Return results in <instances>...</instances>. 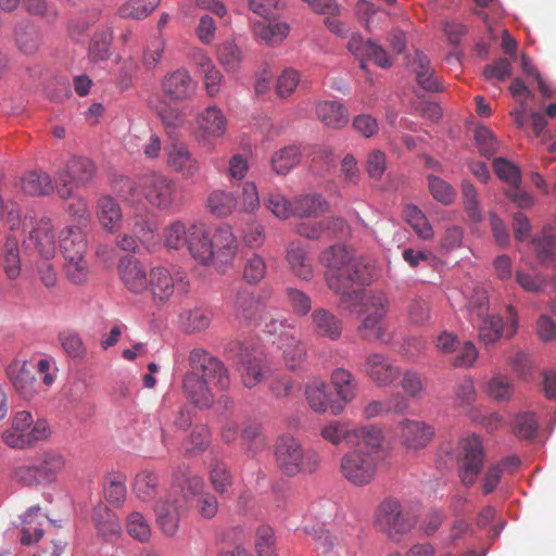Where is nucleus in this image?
I'll list each match as a JSON object with an SVG mask.
<instances>
[{
  "mask_svg": "<svg viewBox=\"0 0 556 556\" xmlns=\"http://www.w3.org/2000/svg\"><path fill=\"white\" fill-rule=\"evenodd\" d=\"M274 456L279 471L287 477L313 475L321 465V455L315 448H305L293 435H280L275 442Z\"/></svg>",
  "mask_w": 556,
  "mask_h": 556,
  "instance_id": "obj_4",
  "label": "nucleus"
},
{
  "mask_svg": "<svg viewBox=\"0 0 556 556\" xmlns=\"http://www.w3.org/2000/svg\"><path fill=\"white\" fill-rule=\"evenodd\" d=\"M64 456L55 451H46L40 455L38 464L43 482H52L65 467Z\"/></svg>",
  "mask_w": 556,
  "mask_h": 556,
  "instance_id": "obj_52",
  "label": "nucleus"
},
{
  "mask_svg": "<svg viewBox=\"0 0 556 556\" xmlns=\"http://www.w3.org/2000/svg\"><path fill=\"white\" fill-rule=\"evenodd\" d=\"M126 530L132 539L142 543L148 542L151 538V527L147 518L139 511H132L127 516Z\"/></svg>",
  "mask_w": 556,
  "mask_h": 556,
  "instance_id": "obj_63",
  "label": "nucleus"
},
{
  "mask_svg": "<svg viewBox=\"0 0 556 556\" xmlns=\"http://www.w3.org/2000/svg\"><path fill=\"white\" fill-rule=\"evenodd\" d=\"M33 425V416L27 410L17 412L11 427L2 432V441L11 448H25L29 446V428Z\"/></svg>",
  "mask_w": 556,
  "mask_h": 556,
  "instance_id": "obj_26",
  "label": "nucleus"
},
{
  "mask_svg": "<svg viewBox=\"0 0 556 556\" xmlns=\"http://www.w3.org/2000/svg\"><path fill=\"white\" fill-rule=\"evenodd\" d=\"M235 309L238 319L256 324L263 318L265 304L261 298L249 291H242L237 294Z\"/></svg>",
  "mask_w": 556,
  "mask_h": 556,
  "instance_id": "obj_29",
  "label": "nucleus"
},
{
  "mask_svg": "<svg viewBox=\"0 0 556 556\" xmlns=\"http://www.w3.org/2000/svg\"><path fill=\"white\" fill-rule=\"evenodd\" d=\"M389 307V299L384 292L368 291L363 295L361 313L363 315H381L386 316Z\"/></svg>",
  "mask_w": 556,
  "mask_h": 556,
  "instance_id": "obj_62",
  "label": "nucleus"
},
{
  "mask_svg": "<svg viewBox=\"0 0 556 556\" xmlns=\"http://www.w3.org/2000/svg\"><path fill=\"white\" fill-rule=\"evenodd\" d=\"M3 268L10 279H15L21 274V258L17 239L8 237L4 244Z\"/></svg>",
  "mask_w": 556,
  "mask_h": 556,
  "instance_id": "obj_60",
  "label": "nucleus"
},
{
  "mask_svg": "<svg viewBox=\"0 0 556 556\" xmlns=\"http://www.w3.org/2000/svg\"><path fill=\"white\" fill-rule=\"evenodd\" d=\"M51 364L48 359H39L36 365L26 361L15 359L7 368V376L16 392L24 400H31L39 392V383L35 376L37 372L46 387L54 381L50 372Z\"/></svg>",
  "mask_w": 556,
  "mask_h": 556,
  "instance_id": "obj_7",
  "label": "nucleus"
},
{
  "mask_svg": "<svg viewBox=\"0 0 556 556\" xmlns=\"http://www.w3.org/2000/svg\"><path fill=\"white\" fill-rule=\"evenodd\" d=\"M254 35L268 46L281 43L289 35L290 26L285 22L265 24L257 22L253 25Z\"/></svg>",
  "mask_w": 556,
  "mask_h": 556,
  "instance_id": "obj_45",
  "label": "nucleus"
},
{
  "mask_svg": "<svg viewBox=\"0 0 556 556\" xmlns=\"http://www.w3.org/2000/svg\"><path fill=\"white\" fill-rule=\"evenodd\" d=\"M489 300L485 291L477 292L475 299L469 302L470 318L477 324L479 340L488 344H493L502 337L511 338L518 328L516 313L509 307L510 325L504 328L503 318L496 314H489Z\"/></svg>",
  "mask_w": 556,
  "mask_h": 556,
  "instance_id": "obj_6",
  "label": "nucleus"
},
{
  "mask_svg": "<svg viewBox=\"0 0 556 556\" xmlns=\"http://www.w3.org/2000/svg\"><path fill=\"white\" fill-rule=\"evenodd\" d=\"M362 371L377 387H389L401 376V368L381 353L368 354Z\"/></svg>",
  "mask_w": 556,
  "mask_h": 556,
  "instance_id": "obj_15",
  "label": "nucleus"
},
{
  "mask_svg": "<svg viewBox=\"0 0 556 556\" xmlns=\"http://www.w3.org/2000/svg\"><path fill=\"white\" fill-rule=\"evenodd\" d=\"M355 443L340 458L341 476L354 486L372 483L383 462V432L375 425L361 426L354 433Z\"/></svg>",
  "mask_w": 556,
  "mask_h": 556,
  "instance_id": "obj_2",
  "label": "nucleus"
},
{
  "mask_svg": "<svg viewBox=\"0 0 556 556\" xmlns=\"http://www.w3.org/2000/svg\"><path fill=\"white\" fill-rule=\"evenodd\" d=\"M206 207L213 215L225 217L230 215L237 207V199L232 192L216 189L208 194Z\"/></svg>",
  "mask_w": 556,
  "mask_h": 556,
  "instance_id": "obj_47",
  "label": "nucleus"
},
{
  "mask_svg": "<svg viewBox=\"0 0 556 556\" xmlns=\"http://www.w3.org/2000/svg\"><path fill=\"white\" fill-rule=\"evenodd\" d=\"M88 227L65 226L59 233V247L63 257L87 255Z\"/></svg>",
  "mask_w": 556,
  "mask_h": 556,
  "instance_id": "obj_25",
  "label": "nucleus"
},
{
  "mask_svg": "<svg viewBox=\"0 0 556 556\" xmlns=\"http://www.w3.org/2000/svg\"><path fill=\"white\" fill-rule=\"evenodd\" d=\"M97 218L109 232H115L121 228L123 213L119 203L111 195H101L96 206Z\"/></svg>",
  "mask_w": 556,
  "mask_h": 556,
  "instance_id": "obj_28",
  "label": "nucleus"
},
{
  "mask_svg": "<svg viewBox=\"0 0 556 556\" xmlns=\"http://www.w3.org/2000/svg\"><path fill=\"white\" fill-rule=\"evenodd\" d=\"M27 250H33L45 260H50L55 254V237L53 224L49 217H41L31 227L28 236L24 239Z\"/></svg>",
  "mask_w": 556,
  "mask_h": 556,
  "instance_id": "obj_16",
  "label": "nucleus"
},
{
  "mask_svg": "<svg viewBox=\"0 0 556 556\" xmlns=\"http://www.w3.org/2000/svg\"><path fill=\"white\" fill-rule=\"evenodd\" d=\"M327 210L328 203L319 194L298 195L292 202V215L298 217H315Z\"/></svg>",
  "mask_w": 556,
  "mask_h": 556,
  "instance_id": "obj_37",
  "label": "nucleus"
},
{
  "mask_svg": "<svg viewBox=\"0 0 556 556\" xmlns=\"http://www.w3.org/2000/svg\"><path fill=\"white\" fill-rule=\"evenodd\" d=\"M188 282L184 273L173 275L164 266H155L150 269L148 279V292L153 304L157 307L166 305L174 295L176 289L186 291Z\"/></svg>",
  "mask_w": 556,
  "mask_h": 556,
  "instance_id": "obj_10",
  "label": "nucleus"
},
{
  "mask_svg": "<svg viewBox=\"0 0 556 556\" xmlns=\"http://www.w3.org/2000/svg\"><path fill=\"white\" fill-rule=\"evenodd\" d=\"M124 287L134 294H142L148 290L149 275L144 266L135 257H123L117 266Z\"/></svg>",
  "mask_w": 556,
  "mask_h": 556,
  "instance_id": "obj_20",
  "label": "nucleus"
},
{
  "mask_svg": "<svg viewBox=\"0 0 556 556\" xmlns=\"http://www.w3.org/2000/svg\"><path fill=\"white\" fill-rule=\"evenodd\" d=\"M46 516L40 513L38 506L30 507L23 516L21 543L23 545H31L37 543L43 535V523Z\"/></svg>",
  "mask_w": 556,
  "mask_h": 556,
  "instance_id": "obj_35",
  "label": "nucleus"
},
{
  "mask_svg": "<svg viewBox=\"0 0 556 556\" xmlns=\"http://www.w3.org/2000/svg\"><path fill=\"white\" fill-rule=\"evenodd\" d=\"M210 381L185 375L182 379V391L185 396L198 408L207 409L215 402Z\"/></svg>",
  "mask_w": 556,
  "mask_h": 556,
  "instance_id": "obj_27",
  "label": "nucleus"
},
{
  "mask_svg": "<svg viewBox=\"0 0 556 556\" xmlns=\"http://www.w3.org/2000/svg\"><path fill=\"white\" fill-rule=\"evenodd\" d=\"M301 161V152L294 146L286 147L276 152L271 159L275 172L279 175L287 174Z\"/></svg>",
  "mask_w": 556,
  "mask_h": 556,
  "instance_id": "obj_59",
  "label": "nucleus"
},
{
  "mask_svg": "<svg viewBox=\"0 0 556 556\" xmlns=\"http://www.w3.org/2000/svg\"><path fill=\"white\" fill-rule=\"evenodd\" d=\"M199 129L210 137L219 138L227 129V118L216 105L207 106L197 117Z\"/></svg>",
  "mask_w": 556,
  "mask_h": 556,
  "instance_id": "obj_32",
  "label": "nucleus"
},
{
  "mask_svg": "<svg viewBox=\"0 0 556 556\" xmlns=\"http://www.w3.org/2000/svg\"><path fill=\"white\" fill-rule=\"evenodd\" d=\"M190 223L175 220L164 228V243L167 248L179 250L186 248L189 240Z\"/></svg>",
  "mask_w": 556,
  "mask_h": 556,
  "instance_id": "obj_55",
  "label": "nucleus"
},
{
  "mask_svg": "<svg viewBox=\"0 0 556 556\" xmlns=\"http://www.w3.org/2000/svg\"><path fill=\"white\" fill-rule=\"evenodd\" d=\"M21 188L29 195H45L53 190L50 176L41 170L26 173L21 179Z\"/></svg>",
  "mask_w": 556,
  "mask_h": 556,
  "instance_id": "obj_46",
  "label": "nucleus"
},
{
  "mask_svg": "<svg viewBox=\"0 0 556 556\" xmlns=\"http://www.w3.org/2000/svg\"><path fill=\"white\" fill-rule=\"evenodd\" d=\"M407 408L406 400L396 394L387 401H371L363 408V417L376 418L389 413H404Z\"/></svg>",
  "mask_w": 556,
  "mask_h": 556,
  "instance_id": "obj_43",
  "label": "nucleus"
},
{
  "mask_svg": "<svg viewBox=\"0 0 556 556\" xmlns=\"http://www.w3.org/2000/svg\"><path fill=\"white\" fill-rule=\"evenodd\" d=\"M113 42V27L110 24L101 26L91 37L88 47V56L91 62L98 63L111 58Z\"/></svg>",
  "mask_w": 556,
  "mask_h": 556,
  "instance_id": "obj_33",
  "label": "nucleus"
},
{
  "mask_svg": "<svg viewBox=\"0 0 556 556\" xmlns=\"http://www.w3.org/2000/svg\"><path fill=\"white\" fill-rule=\"evenodd\" d=\"M96 166L87 157L73 156L63 172L55 177L56 191L61 199H71L74 184L84 186L94 176Z\"/></svg>",
  "mask_w": 556,
  "mask_h": 556,
  "instance_id": "obj_11",
  "label": "nucleus"
},
{
  "mask_svg": "<svg viewBox=\"0 0 556 556\" xmlns=\"http://www.w3.org/2000/svg\"><path fill=\"white\" fill-rule=\"evenodd\" d=\"M433 435V428L421 420L404 419L399 424L400 441L407 450L425 448Z\"/></svg>",
  "mask_w": 556,
  "mask_h": 556,
  "instance_id": "obj_19",
  "label": "nucleus"
},
{
  "mask_svg": "<svg viewBox=\"0 0 556 556\" xmlns=\"http://www.w3.org/2000/svg\"><path fill=\"white\" fill-rule=\"evenodd\" d=\"M315 110L317 118L327 127L340 129L349 123L348 109L341 102L319 101Z\"/></svg>",
  "mask_w": 556,
  "mask_h": 556,
  "instance_id": "obj_30",
  "label": "nucleus"
},
{
  "mask_svg": "<svg viewBox=\"0 0 556 556\" xmlns=\"http://www.w3.org/2000/svg\"><path fill=\"white\" fill-rule=\"evenodd\" d=\"M403 213L406 223L414 229L419 239L430 241L434 238V231L427 216L417 205H406Z\"/></svg>",
  "mask_w": 556,
  "mask_h": 556,
  "instance_id": "obj_44",
  "label": "nucleus"
},
{
  "mask_svg": "<svg viewBox=\"0 0 556 556\" xmlns=\"http://www.w3.org/2000/svg\"><path fill=\"white\" fill-rule=\"evenodd\" d=\"M267 274V264L265 258L257 254L251 253L243 258L242 279L249 285L260 283Z\"/></svg>",
  "mask_w": 556,
  "mask_h": 556,
  "instance_id": "obj_48",
  "label": "nucleus"
},
{
  "mask_svg": "<svg viewBox=\"0 0 556 556\" xmlns=\"http://www.w3.org/2000/svg\"><path fill=\"white\" fill-rule=\"evenodd\" d=\"M357 428L351 429L345 422L331 420L320 428L319 434L326 442L334 446L340 445L344 441L353 445L355 443L354 433L357 431Z\"/></svg>",
  "mask_w": 556,
  "mask_h": 556,
  "instance_id": "obj_42",
  "label": "nucleus"
},
{
  "mask_svg": "<svg viewBox=\"0 0 556 556\" xmlns=\"http://www.w3.org/2000/svg\"><path fill=\"white\" fill-rule=\"evenodd\" d=\"M427 180L429 192L435 201L443 205H451L455 201L457 192L451 184L434 175H428Z\"/></svg>",
  "mask_w": 556,
  "mask_h": 556,
  "instance_id": "obj_58",
  "label": "nucleus"
},
{
  "mask_svg": "<svg viewBox=\"0 0 556 556\" xmlns=\"http://www.w3.org/2000/svg\"><path fill=\"white\" fill-rule=\"evenodd\" d=\"M189 240L186 249L200 264H212L224 273L232 266L238 243L229 227H220L211 236L203 223H190Z\"/></svg>",
  "mask_w": 556,
  "mask_h": 556,
  "instance_id": "obj_3",
  "label": "nucleus"
},
{
  "mask_svg": "<svg viewBox=\"0 0 556 556\" xmlns=\"http://www.w3.org/2000/svg\"><path fill=\"white\" fill-rule=\"evenodd\" d=\"M458 460L460 463V479L463 483L467 486L472 485L484 462L482 443L477 435L472 434L460 440Z\"/></svg>",
  "mask_w": 556,
  "mask_h": 556,
  "instance_id": "obj_14",
  "label": "nucleus"
},
{
  "mask_svg": "<svg viewBox=\"0 0 556 556\" xmlns=\"http://www.w3.org/2000/svg\"><path fill=\"white\" fill-rule=\"evenodd\" d=\"M225 352L241 365V381L249 389L256 387L273 374L265 353L253 341H231L226 345Z\"/></svg>",
  "mask_w": 556,
  "mask_h": 556,
  "instance_id": "obj_5",
  "label": "nucleus"
},
{
  "mask_svg": "<svg viewBox=\"0 0 556 556\" xmlns=\"http://www.w3.org/2000/svg\"><path fill=\"white\" fill-rule=\"evenodd\" d=\"M161 3V0H128L118 8V15L123 18L143 20L148 17Z\"/></svg>",
  "mask_w": 556,
  "mask_h": 556,
  "instance_id": "obj_51",
  "label": "nucleus"
},
{
  "mask_svg": "<svg viewBox=\"0 0 556 556\" xmlns=\"http://www.w3.org/2000/svg\"><path fill=\"white\" fill-rule=\"evenodd\" d=\"M217 60L227 72H237L242 62V51L233 40L227 39L217 47Z\"/></svg>",
  "mask_w": 556,
  "mask_h": 556,
  "instance_id": "obj_53",
  "label": "nucleus"
},
{
  "mask_svg": "<svg viewBox=\"0 0 556 556\" xmlns=\"http://www.w3.org/2000/svg\"><path fill=\"white\" fill-rule=\"evenodd\" d=\"M309 327L316 337L331 341L339 340L343 330V324L339 317L324 307H317L312 312Z\"/></svg>",
  "mask_w": 556,
  "mask_h": 556,
  "instance_id": "obj_24",
  "label": "nucleus"
},
{
  "mask_svg": "<svg viewBox=\"0 0 556 556\" xmlns=\"http://www.w3.org/2000/svg\"><path fill=\"white\" fill-rule=\"evenodd\" d=\"M166 164L170 170L186 179L197 177L201 172L200 161L193 155L187 144L173 142L165 148Z\"/></svg>",
  "mask_w": 556,
  "mask_h": 556,
  "instance_id": "obj_17",
  "label": "nucleus"
},
{
  "mask_svg": "<svg viewBox=\"0 0 556 556\" xmlns=\"http://www.w3.org/2000/svg\"><path fill=\"white\" fill-rule=\"evenodd\" d=\"M278 349L281 351L283 364L289 370L299 369L307 356L306 346L296 333L288 336L286 341L278 344Z\"/></svg>",
  "mask_w": 556,
  "mask_h": 556,
  "instance_id": "obj_36",
  "label": "nucleus"
},
{
  "mask_svg": "<svg viewBox=\"0 0 556 556\" xmlns=\"http://www.w3.org/2000/svg\"><path fill=\"white\" fill-rule=\"evenodd\" d=\"M413 71L416 74V81L426 91L441 92L443 87L430 65V60L426 54L416 51L413 61Z\"/></svg>",
  "mask_w": 556,
  "mask_h": 556,
  "instance_id": "obj_34",
  "label": "nucleus"
},
{
  "mask_svg": "<svg viewBox=\"0 0 556 556\" xmlns=\"http://www.w3.org/2000/svg\"><path fill=\"white\" fill-rule=\"evenodd\" d=\"M286 261L290 270L302 280L313 278V265L306 249L298 241L291 242L286 251Z\"/></svg>",
  "mask_w": 556,
  "mask_h": 556,
  "instance_id": "obj_31",
  "label": "nucleus"
},
{
  "mask_svg": "<svg viewBox=\"0 0 556 556\" xmlns=\"http://www.w3.org/2000/svg\"><path fill=\"white\" fill-rule=\"evenodd\" d=\"M328 386L320 379H314L306 387V400L312 409L317 413H324L333 404L328 399Z\"/></svg>",
  "mask_w": 556,
  "mask_h": 556,
  "instance_id": "obj_50",
  "label": "nucleus"
},
{
  "mask_svg": "<svg viewBox=\"0 0 556 556\" xmlns=\"http://www.w3.org/2000/svg\"><path fill=\"white\" fill-rule=\"evenodd\" d=\"M186 496V494H178L176 489H172L166 496L156 502L154 506L156 521L166 535H173L177 531L180 518L188 508Z\"/></svg>",
  "mask_w": 556,
  "mask_h": 556,
  "instance_id": "obj_12",
  "label": "nucleus"
},
{
  "mask_svg": "<svg viewBox=\"0 0 556 556\" xmlns=\"http://www.w3.org/2000/svg\"><path fill=\"white\" fill-rule=\"evenodd\" d=\"M90 274L87 255L64 257V275L74 285L85 283Z\"/></svg>",
  "mask_w": 556,
  "mask_h": 556,
  "instance_id": "obj_49",
  "label": "nucleus"
},
{
  "mask_svg": "<svg viewBox=\"0 0 556 556\" xmlns=\"http://www.w3.org/2000/svg\"><path fill=\"white\" fill-rule=\"evenodd\" d=\"M13 40L21 53L34 55L43 45V34L33 22L20 21L13 27Z\"/></svg>",
  "mask_w": 556,
  "mask_h": 556,
  "instance_id": "obj_23",
  "label": "nucleus"
},
{
  "mask_svg": "<svg viewBox=\"0 0 556 556\" xmlns=\"http://www.w3.org/2000/svg\"><path fill=\"white\" fill-rule=\"evenodd\" d=\"M320 264L326 268L325 280L328 288L340 295L339 306L353 311L362 305L366 292L352 289L353 283H369L372 275L362 256H355L345 247L334 244L320 253Z\"/></svg>",
  "mask_w": 556,
  "mask_h": 556,
  "instance_id": "obj_1",
  "label": "nucleus"
},
{
  "mask_svg": "<svg viewBox=\"0 0 556 556\" xmlns=\"http://www.w3.org/2000/svg\"><path fill=\"white\" fill-rule=\"evenodd\" d=\"M188 376L210 381L212 387L219 391H227L230 387V374L226 365L217 356L203 348H194L188 356Z\"/></svg>",
  "mask_w": 556,
  "mask_h": 556,
  "instance_id": "obj_8",
  "label": "nucleus"
},
{
  "mask_svg": "<svg viewBox=\"0 0 556 556\" xmlns=\"http://www.w3.org/2000/svg\"><path fill=\"white\" fill-rule=\"evenodd\" d=\"M375 519L377 527L394 540L407 534L417 522L413 514L403 510L401 503L391 497L378 505Z\"/></svg>",
  "mask_w": 556,
  "mask_h": 556,
  "instance_id": "obj_9",
  "label": "nucleus"
},
{
  "mask_svg": "<svg viewBox=\"0 0 556 556\" xmlns=\"http://www.w3.org/2000/svg\"><path fill=\"white\" fill-rule=\"evenodd\" d=\"M11 479L18 484L33 486L43 482L38 465L29 462L16 463L10 473Z\"/></svg>",
  "mask_w": 556,
  "mask_h": 556,
  "instance_id": "obj_56",
  "label": "nucleus"
},
{
  "mask_svg": "<svg viewBox=\"0 0 556 556\" xmlns=\"http://www.w3.org/2000/svg\"><path fill=\"white\" fill-rule=\"evenodd\" d=\"M348 50L361 61V68L366 71L365 61L370 60L382 68H388L392 62L387 51L371 40H364L358 34H353L348 42Z\"/></svg>",
  "mask_w": 556,
  "mask_h": 556,
  "instance_id": "obj_18",
  "label": "nucleus"
},
{
  "mask_svg": "<svg viewBox=\"0 0 556 556\" xmlns=\"http://www.w3.org/2000/svg\"><path fill=\"white\" fill-rule=\"evenodd\" d=\"M155 112L167 131L175 130L185 124L186 114L166 101L155 105Z\"/></svg>",
  "mask_w": 556,
  "mask_h": 556,
  "instance_id": "obj_57",
  "label": "nucleus"
},
{
  "mask_svg": "<svg viewBox=\"0 0 556 556\" xmlns=\"http://www.w3.org/2000/svg\"><path fill=\"white\" fill-rule=\"evenodd\" d=\"M331 383L337 392L339 401H333L330 406L332 414H340L345 405L356 397L357 381L353 374L344 368H336L331 374Z\"/></svg>",
  "mask_w": 556,
  "mask_h": 556,
  "instance_id": "obj_22",
  "label": "nucleus"
},
{
  "mask_svg": "<svg viewBox=\"0 0 556 556\" xmlns=\"http://www.w3.org/2000/svg\"><path fill=\"white\" fill-rule=\"evenodd\" d=\"M161 88L167 98L184 101L194 94L197 84L188 71L180 68L166 74L161 81Z\"/></svg>",
  "mask_w": 556,
  "mask_h": 556,
  "instance_id": "obj_21",
  "label": "nucleus"
},
{
  "mask_svg": "<svg viewBox=\"0 0 556 556\" xmlns=\"http://www.w3.org/2000/svg\"><path fill=\"white\" fill-rule=\"evenodd\" d=\"M92 520L98 532L103 536L121 533L122 526L118 517L103 504H99L93 508Z\"/></svg>",
  "mask_w": 556,
  "mask_h": 556,
  "instance_id": "obj_40",
  "label": "nucleus"
},
{
  "mask_svg": "<svg viewBox=\"0 0 556 556\" xmlns=\"http://www.w3.org/2000/svg\"><path fill=\"white\" fill-rule=\"evenodd\" d=\"M159 484V475L153 470L143 469L135 477L132 491L140 501L148 502L156 496Z\"/></svg>",
  "mask_w": 556,
  "mask_h": 556,
  "instance_id": "obj_39",
  "label": "nucleus"
},
{
  "mask_svg": "<svg viewBox=\"0 0 556 556\" xmlns=\"http://www.w3.org/2000/svg\"><path fill=\"white\" fill-rule=\"evenodd\" d=\"M142 191L146 200L157 210L168 211L177 203L176 182L167 176L152 174L146 177Z\"/></svg>",
  "mask_w": 556,
  "mask_h": 556,
  "instance_id": "obj_13",
  "label": "nucleus"
},
{
  "mask_svg": "<svg viewBox=\"0 0 556 556\" xmlns=\"http://www.w3.org/2000/svg\"><path fill=\"white\" fill-rule=\"evenodd\" d=\"M126 477L122 472H109L103 480V495L113 506H121L126 500Z\"/></svg>",
  "mask_w": 556,
  "mask_h": 556,
  "instance_id": "obj_41",
  "label": "nucleus"
},
{
  "mask_svg": "<svg viewBox=\"0 0 556 556\" xmlns=\"http://www.w3.org/2000/svg\"><path fill=\"white\" fill-rule=\"evenodd\" d=\"M21 3L26 13L40 17L49 24L56 22L59 18L56 7L50 4L47 0H22Z\"/></svg>",
  "mask_w": 556,
  "mask_h": 556,
  "instance_id": "obj_61",
  "label": "nucleus"
},
{
  "mask_svg": "<svg viewBox=\"0 0 556 556\" xmlns=\"http://www.w3.org/2000/svg\"><path fill=\"white\" fill-rule=\"evenodd\" d=\"M384 317L379 315H364L362 323L358 327L359 334L363 339L368 341H379L388 343L391 339L384 324Z\"/></svg>",
  "mask_w": 556,
  "mask_h": 556,
  "instance_id": "obj_38",
  "label": "nucleus"
},
{
  "mask_svg": "<svg viewBox=\"0 0 556 556\" xmlns=\"http://www.w3.org/2000/svg\"><path fill=\"white\" fill-rule=\"evenodd\" d=\"M180 325L187 332H200L208 328L212 315L204 308L184 311L179 316Z\"/></svg>",
  "mask_w": 556,
  "mask_h": 556,
  "instance_id": "obj_54",
  "label": "nucleus"
},
{
  "mask_svg": "<svg viewBox=\"0 0 556 556\" xmlns=\"http://www.w3.org/2000/svg\"><path fill=\"white\" fill-rule=\"evenodd\" d=\"M210 481L213 489L223 494L232 485V475L224 462L216 460L210 470Z\"/></svg>",
  "mask_w": 556,
  "mask_h": 556,
  "instance_id": "obj_64",
  "label": "nucleus"
}]
</instances>
